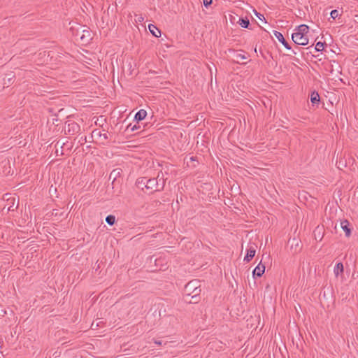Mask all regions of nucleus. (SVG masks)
<instances>
[{
    "label": "nucleus",
    "instance_id": "11",
    "mask_svg": "<svg viewBox=\"0 0 358 358\" xmlns=\"http://www.w3.org/2000/svg\"><path fill=\"white\" fill-rule=\"evenodd\" d=\"M235 59H236V62L240 63L243 62V64H246V62H243L248 59V57L245 55L237 53L235 55Z\"/></svg>",
    "mask_w": 358,
    "mask_h": 358
},
{
    "label": "nucleus",
    "instance_id": "26",
    "mask_svg": "<svg viewBox=\"0 0 358 358\" xmlns=\"http://www.w3.org/2000/svg\"><path fill=\"white\" fill-rule=\"evenodd\" d=\"M356 17L357 18V20H358V15H356Z\"/></svg>",
    "mask_w": 358,
    "mask_h": 358
},
{
    "label": "nucleus",
    "instance_id": "10",
    "mask_svg": "<svg viewBox=\"0 0 358 358\" xmlns=\"http://www.w3.org/2000/svg\"><path fill=\"white\" fill-rule=\"evenodd\" d=\"M147 115V112L145 110H140L135 115V120L137 121L143 120Z\"/></svg>",
    "mask_w": 358,
    "mask_h": 358
},
{
    "label": "nucleus",
    "instance_id": "13",
    "mask_svg": "<svg viewBox=\"0 0 358 358\" xmlns=\"http://www.w3.org/2000/svg\"><path fill=\"white\" fill-rule=\"evenodd\" d=\"M310 101L312 103H318L320 102V96L317 92H313L310 95Z\"/></svg>",
    "mask_w": 358,
    "mask_h": 358
},
{
    "label": "nucleus",
    "instance_id": "3",
    "mask_svg": "<svg viewBox=\"0 0 358 358\" xmlns=\"http://www.w3.org/2000/svg\"><path fill=\"white\" fill-rule=\"evenodd\" d=\"M164 184L163 173H159L157 178L147 179L146 189L151 192L159 191L164 188Z\"/></svg>",
    "mask_w": 358,
    "mask_h": 358
},
{
    "label": "nucleus",
    "instance_id": "14",
    "mask_svg": "<svg viewBox=\"0 0 358 358\" xmlns=\"http://www.w3.org/2000/svg\"><path fill=\"white\" fill-rule=\"evenodd\" d=\"M147 185V178H141L137 180V185L143 189V187L146 188Z\"/></svg>",
    "mask_w": 358,
    "mask_h": 358
},
{
    "label": "nucleus",
    "instance_id": "1",
    "mask_svg": "<svg viewBox=\"0 0 358 358\" xmlns=\"http://www.w3.org/2000/svg\"><path fill=\"white\" fill-rule=\"evenodd\" d=\"M309 27L306 24L299 25L292 35V41L297 45H306L308 43Z\"/></svg>",
    "mask_w": 358,
    "mask_h": 358
},
{
    "label": "nucleus",
    "instance_id": "18",
    "mask_svg": "<svg viewBox=\"0 0 358 358\" xmlns=\"http://www.w3.org/2000/svg\"><path fill=\"white\" fill-rule=\"evenodd\" d=\"M330 15L333 19H336L338 16V12L337 10H331Z\"/></svg>",
    "mask_w": 358,
    "mask_h": 358
},
{
    "label": "nucleus",
    "instance_id": "4",
    "mask_svg": "<svg viewBox=\"0 0 358 358\" xmlns=\"http://www.w3.org/2000/svg\"><path fill=\"white\" fill-rule=\"evenodd\" d=\"M273 35L285 46V48H287V50L291 49L290 46L289 45L287 42L285 41L282 34L280 32L274 31Z\"/></svg>",
    "mask_w": 358,
    "mask_h": 358
},
{
    "label": "nucleus",
    "instance_id": "7",
    "mask_svg": "<svg viewBox=\"0 0 358 358\" xmlns=\"http://www.w3.org/2000/svg\"><path fill=\"white\" fill-rule=\"evenodd\" d=\"M343 271H344L343 264L341 262L338 263L334 269V273L336 277L338 278L341 274H343Z\"/></svg>",
    "mask_w": 358,
    "mask_h": 358
},
{
    "label": "nucleus",
    "instance_id": "19",
    "mask_svg": "<svg viewBox=\"0 0 358 358\" xmlns=\"http://www.w3.org/2000/svg\"><path fill=\"white\" fill-rule=\"evenodd\" d=\"M256 16L259 18V20L263 21L264 20V17L263 15L257 13V11H255Z\"/></svg>",
    "mask_w": 358,
    "mask_h": 358
},
{
    "label": "nucleus",
    "instance_id": "20",
    "mask_svg": "<svg viewBox=\"0 0 358 358\" xmlns=\"http://www.w3.org/2000/svg\"><path fill=\"white\" fill-rule=\"evenodd\" d=\"M212 3V0H203V4L205 6H208Z\"/></svg>",
    "mask_w": 358,
    "mask_h": 358
},
{
    "label": "nucleus",
    "instance_id": "6",
    "mask_svg": "<svg viewBox=\"0 0 358 358\" xmlns=\"http://www.w3.org/2000/svg\"><path fill=\"white\" fill-rule=\"evenodd\" d=\"M349 222L348 220H344L341 222V227L343 229V231L345 232L346 236L349 237L351 234V231L348 227Z\"/></svg>",
    "mask_w": 358,
    "mask_h": 358
},
{
    "label": "nucleus",
    "instance_id": "5",
    "mask_svg": "<svg viewBox=\"0 0 358 358\" xmlns=\"http://www.w3.org/2000/svg\"><path fill=\"white\" fill-rule=\"evenodd\" d=\"M265 271V266L259 263L253 271V275L258 277L262 276Z\"/></svg>",
    "mask_w": 358,
    "mask_h": 358
},
{
    "label": "nucleus",
    "instance_id": "2",
    "mask_svg": "<svg viewBox=\"0 0 358 358\" xmlns=\"http://www.w3.org/2000/svg\"><path fill=\"white\" fill-rule=\"evenodd\" d=\"M185 293L187 296H191L194 301L191 303H197L199 301V296L201 294V285L198 280H192L189 281L185 287Z\"/></svg>",
    "mask_w": 358,
    "mask_h": 358
},
{
    "label": "nucleus",
    "instance_id": "27",
    "mask_svg": "<svg viewBox=\"0 0 358 358\" xmlns=\"http://www.w3.org/2000/svg\"><path fill=\"white\" fill-rule=\"evenodd\" d=\"M357 82H358V72H357Z\"/></svg>",
    "mask_w": 358,
    "mask_h": 358
},
{
    "label": "nucleus",
    "instance_id": "23",
    "mask_svg": "<svg viewBox=\"0 0 358 358\" xmlns=\"http://www.w3.org/2000/svg\"><path fill=\"white\" fill-rule=\"evenodd\" d=\"M155 343L158 345H162V344L161 341H155Z\"/></svg>",
    "mask_w": 358,
    "mask_h": 358
},
{
    "label": "nucleus",
    "instance_id": "15",
    "mask_svg": "<svg viewBox=\"0 0 358 358\" xmlns=\"http://www.w3.org/2000/svg\"><path fill=\"white\" fill-rule=\"evenodd\" d=\"M106 222L110 225H113L115 222V217L111 215H108L106 218Z\"/></svg>",
    "mask_w": 358,
    "mask_h": 358
},
{
    "label": "nucleus",
    "instance_id": "16",
    "mask_svg": "<svg viewBox=\"0 0 358 358\" xmlns=\"http://www.w3.org/2000/svg\"><path fill=\"white\" fill-rule=\"evenodd\" d=\"M239 24L243 28H247L249 25V20L248 19H241Z\"/></svg>",
    "mask_w": 358,
    "mask_h": 358
},
{
    "label": "nucleus",
    "instance_id": "17",
    "mask_svg": "<svg viewBox=\"0 0 358 358\" xmlns=\"http://www.w3.org/2000/svg\"><path fill=\"white\" fill-rule=\"evenodd\" d=\"M324 43L322 42H317L315 45V49L317 51H322L324 49Z\"/></svg>",
    "mask_w": 358,
    "mask_h": 358
},
{
    "label": "nucleus",
    "instance_id": "25",
    "mask_svg": "<svg viewBox=\"0 0 358 358\" xmlns=\"http://www.w3.org/2000/svg\"><path fill=\"white\" fill-rule=\"evenodd\" d=\"M11 208H13V206H10L8 208V210H11Z\"/></svg>",
    "mask_w": 358,
    "mask_h": 358
},
{
    "label": "nucleus",
    "instance_id": "24",
    "mask_svg": "<svg viewBox=\"0 0 358 358\" xmlns=\"http://www.w3.org/2000/svg\"><path fill=\"white\" fill-rule=\"evenodd\" d=\"M73 127H78L77 124H72Z\"/></svg>",
    "mask_w": 358,
    "mask_h": 358
},
{
    "label": "nucleus",
    "instance_id": "8",
    "mask_svg": "<svg viewBox=\"0 0 358 358\" xmlns=\"http://www.w3.org/2000/svg\"><path fill=\"white\" fill-rule=\"evenodd\" d=\"M148 29L151 34L155 37H159L161 36V31L154 24H149Z\"/></svg>",
    "mask_w": 358,
    "mask_h": 358
},
{
    "label": "nucleus",
    "instance_id": "12",
    "mask_svg": "<svg viewBox=\"0 0 358 358\" xmlns=\"http://www.w3.org/2000/svg\"><path fill=\"white\" fill-rule=\"evenodd\" d=\"M120 169H115L111 171L109 176V179L113 180V182L117 179V178L120 176Z\"/></svg>",
    "mask_w": 358,
    "mask_h": 358
},
{
    "label": "nucleus",
    "instance_id": "21",
    "mask_svg": "<svg viewBox=\"0 0 358 358\" xmlns=\"http://www.w3.org/2000/svg\"><path fill=\"white\" fill-rule=\"evenodd\" d=\"M136 17H137L136 21H138L139 22H143L144 17L141 15H137Z\"/></svg>",
    "mask_w": 358,
    "mask_h": 358
},
{
    "label": "nucleus",
    "instance_id": "9",
    "mask_svg": "<svg viewBox=\"0 0 358 358\" xmlns=\"http://www.w3.org/2000/svg\"><path fill=\"white\" fill-rule=\"evenodd\" d=\"M256 250L253 248H250L248 250V252L246 256L244 258V260L246 262H250L255 255Z\"/></svg>",
    "mask_w": 358,
    "mask_h": 358
},
{
    "label": "nucleus",
    "instance_id": "22",
    "mask_svg": "<svg viewBox=\"0 0 358 358\" xmlns=\"http://www.w3.org/2000/svg\"><path fill=\"white\" fill-rule=\"evenodd\" d=\"M317 231H318V232H319V234L321 232V228H320V227H316V229H315V231H314V232H315V234Z\"/></svg>",
    "mask_w": 358,
    "mask_h": 358
}]
</instances>
